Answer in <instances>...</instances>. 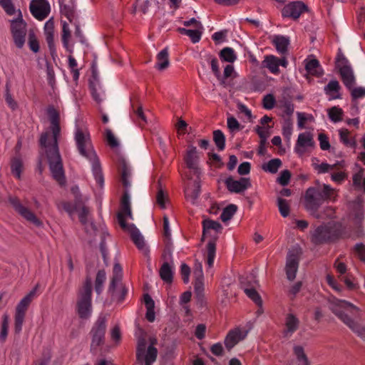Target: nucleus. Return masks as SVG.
I'll use <instances>...</instances> for the list:
<instances>
[{
    "label": "nucleus",
    "instance_id": "obj_1",
    "mask_svg": "<svg viewBox=\"0 0 365 365\" xmlns=\"http://www.w3.org/2000/svg\"><path fill=\"white\" fill-rule=\"evenodd\" d=\"M47 113L51 121L52 136L51 137L48 132L43 133L39 143L46 153L53 178L62 185L65 184L66 180L58 145V139L61 133L59 113L53 106H49L47 108Z\"/></svg>",
    "mask_w": 365,
    "mask_h": 365
},
{
    "label": "nucleus",
    "instance_id": "obj_2",
    "mask_svg": "<svg viewBox=\"0 0 365 365\" xmlns=\"http://www.w3.org/2000/svg\"><path fill=\"white\" fill-rule=\"evenodd\" d=\"M337 190L327 184H319L317 187H309L304 195V207L316 219L323 218L319 208L324 201H335Z\"/></svg>",
    "mask_w": 365,
    "mask_h": 365
},
{
    "label": "nucleus",
    "instance_id": "obj_3",
    "mask_svg": "<svg viewBox=\"0 0 365 365\" xmlns=\"http://www.w3.org/2000/svg\"><path fill=\"white\" fill-rule=\"evenodd\" d=\"M74 139L79 153L92 163V170L97 183L100 187L103 184V176L99 159L94 150L91 135L88 129L78 128Z\"/></svg>",
    "mask_w": 365,
    "mask_h": 365
},
{
    "label": "nucleus",
    "instance_id": "obj_4",
    "mask_svg": "<svg viewBox=\"0 0 365 365\" xmlns=\"http://www.w3.org/2000/svg\"><path fill=\"white\" fill-rule=\"evenodd\" d=\"M330 310L346 326L360 336H365V327L354 322L348 314L359 317L360 309L353 304L344 300H336L329 304Z\"/></svg>",
    "mask_w": 365,
    "mask_h": 365
},
{
    "label": "nucleus",
    "instance_id": "obj_5",
    "mask_svg": "<svg viewBox=\"0 0 365 365\" xmlns=\"http://www.w3.org/2000/svg\"><path fill=\"white\" fill-rule=\"evenodd\" d=\"M202 241L207 237H210L207 245V263L210 267H212L216 252V241L218 235L222 232V226L217 221L205 220L202 221Z\"/></svg>",
    "mask_w": 365,
    "mask_h": 365
},
{
    "label": "nucleus",
    "instance_id": "obj_6",
    "mask_svg": "<svg viewBox=\"0 0 365 365\" xmlns=\"http://www.w3.org/2000/svg\"><path fill=\"white\" fill-rule=\"evenodd\" d=\"M92 282L90 277H86L83 287L79 289L77 299V312L79 317L87 319L92 310Z\"/></svg>",
    "mask_w": 365,
    "mask_h": 365
},
{
    "label": "nucleus",
    "instance_id": "obj_7",
    "mask_svg": "<svg viewBox=\"0 0 365 365\" xmlns=\"http://www.w3.org/2000/svg\"><path fill=\"white\" fill-rule=\"evenodd\" d=\"M336 66L339 68L341 81L348 89H351L356 84V78L354 71L349 64L348 60L344 54L339 51L336 58Z\"/></svg>",
    "mask_w": 365,
    "mask_h": 365
},
{
    "label": "nucleus",
    "instance_id": "obj_8",
    "mask_svg": "<svg viewBox=\"0 0 365 365\" xmlns=\"http://www.w3.org/2000/svg\"><path fill=\"white\" fill-rule=\"evenodd\" d=\"M147 341L144 336H140L138 339L136 349V359L139 363L145 362V365H152L156 360L158 350L153 346H149L145 354Z\"/></svg>",
    "mask_w": 365,
    "mask_h": 365
},
{
    "label": "nucleus",
    "instance_id": "obj_9",
    "mask_svg": "<svg viewBox=\"0 0 365 365\" xmlns=\"http://www.w3.org/2000/svg\"><path fill=\"white\" fill-rule=\"evenodd\" d=\"M335 231L329 225H322L311 232V242L314 245L329 242L335 238Z\"/></svg>",
    "mask_w": 365,
    "mask_h": 365
},
{
    "label": "nucleus",
    "instance_id": "obj_10",
    "mask_svg": "<svg viewBox=\"0 0 365 365\" xmlns=\"http://www.w3.org/2000/svg\"><path fill=\"white\" fill-rule=\"evenodd\" d=\"M106 329V324L105 317H99L91 331V335L92 337L91 350L92 351H95L98 346L103 344Z\"/></svg>",
    "mask_w": 365,
    "mask_h": 365
},
{
    "label": "nucleus",
    "instance_id": "obj_11",
    "mask_svg": "<svg viewBox=\"0 0 365 365\" xmlns=\"http://www.w3.org/2000/svg\"><path fill=\"white\" fill-rule=\"evenodd\" d=\"M11 30L15 44L18 48H22L25 43L26 34V23L22 18L13 20L11 24Z\"/></svg>",
    "mask_w": 365,
    "mask_h": 365
},
{
    "label": "nucleus",
    "instance_id": "obj_12",
    "mask_svg": "<svg viewBox=\"0 0 365 365\" xmlns=\"http://www.w3.org/2000/svg\"><path fill=\"white\" fill-rule=\"evenodd\" d=\"M10 203L12 205L16 212H18L24 219L34 224L36 227L42 225V222L36 216V215L29 208L24 207L16 197H11Z\"/></svg>",
    "mask_w": 365,
    "mask_h": 365
},
{
    "label": "nucleus",
    "instance_id": "obj_13",
    "mask_svg": "<svg viewBox=\"0 0 365 365\" xmlns=\"http://www.w3.org/2000/svg\"><path fill=\"white\" fill-rule=\"evenodd\" d=\"M307 11V6L302 1H292L283 7L282 9V16L284 18H290L293 20H297L303 12Z\"/></svg>",
    "mask_w": 365,
    "mask_h": 365
},
{
    "label": "nucleus",
    "instance_id": "obj_14",
    "mask_svg": "<svg viewBox=\"0 0 365 365\" xmlns=\"http://www.w3.org/2000/svg\"><path fill=\"white\" fill-rule=\"evenodd\" d=\"M125 217L130 219L133 218L130 196L128 191H123V195L120 200V210L118 213V221L121 228H125L130 225L125 222Z\"/></svg>",
    "mask_w": 365,
    "mask_h": 365
},
{
    "label": "nucleus",
    "instance_id": "obj_15",
    "mask_svg": "<svg viewBox=\"0 0 365 365\" xmlns=\"http://www.w3.org/2000/svg\"><path fill=\"white\" fill-rule=\"evenodd\" d=\"M30 10L33 16L38 20L46 19L50 12V5L46 0H32Z\"/></svg>",
    "mask_w": 365,
    "mask_h": 365
},
{
    "label": "nucleus",
    "instance_id": "obj_16",
    "mask_svg": "<svg viewBox=\"0 0 365 365\" xmlns=\"http://www.w3.org/2000/svg\"><path fill=\"white\" fill-rule=\"evenodd\" d=\"M299 258L297 252L294 250L289 251L287 256L285 272L287 278L293 281L296 277L298 270Z\"/></svg>",
    "mask_w": 365,
    "mask_h": 365
},
{
    "label": "nucleus",
    "instance_id": "obj_17",
    "mask_svg": "<svg viewBox=\"0 0 365 365\" xmlns=\"http://www.w3.org/2000/svg\"><path fill=\"white\" fill-rule=\"evenodd\" d=\"M227 190L230 192L240 193L251 187V182L249 178H241L240 180H234L229 177L225 182Z\"/></svg>",
    "mask_w": 365,
    "mask_h": 365
},
{
    "label": "nucleus",
    "instance_id": "obj_18",
    "mask_svg": "<svg viewBox=\"0 0 365 365\" xmlns=\"http://www.w3.org/2000/svg\"><path fill=\"white\" fill-rule=\"evenodd\" d=\"M122 229L130 234L133 242L140 251L145 255L148 253V250L145 246L143 237L133 224H130L126 227Z\"/></svg>",
    "mask_w": 365,
    "mask_h": 365
},
{
    "label": "nucleus",
    "instance_id": "obj_19",
    "mask_svg": "<svg viewBox=\"0 0 365 365\" xmlns=\"http://www.w3.org/2000/svg\"><path fill=\"white\" fill-rule=\"evenodd\" d=\"M247 330H242L239 328L230 330L225 339V345L228 350L233 348L239 341L243 340L247 334Z\"/></svg>",
    "mask_w": 365,
    "mask_h": 365
},
{
    "label": "nucleus",
    "instance_id": "obj_20",
    "mask_svg": "<svg viewBox=\"0 0 365 365\" xmlns=\"http://www.w3.org/2000/svg\"><path fill=\"white\" fill-rule=\"evenodd\" d=\"M138 8L139 11L144 15L150 14L153 12H156L159 9L158 2L155 4L154 6H152V4L150 0H136L133 5L131 13L135 14Z\"/></svg>",
    "mask_w": 365,
    "mask_h": 365
},
{
    "label": "nucleus",
    "instance_id": "obj_21",
    "mask_svg": "<svg viewBox=\"0 0 365 365\" xmlns=\"http://www.w3.org/2000/svg\"><path fill=\"white\" fill-rule=\"evenodd\" d=\"M284 325V336H291L298 329L299 327V320L294 314L289 313L286 315Z\"/></svg>",
    "mask_w": 365,
    "mask_h": 365
},
{
    "label": "nucleus",
    "instance_id": "obj_22",
    "mask_svg": "<svg viewBox=\"0 0 365 365\" xmlns=\"http://www.w3.org/2000/svg\"><path fill=\"white\" fill-rule=\"evenodd\" d=\"M186 165L188 168L193 170L194 173L197 175H200V170L197 168V148L194 146H190L185 158Z\"/></svg>",
    "mask_w": 365,
    "mask_h": 365
},
{
    "label": "nucleus",
    "instance_id": "obj_23",
    "mask_svg": "<svg viewBox=\"0 0 365 365\" xmlns=\"http://www.w3.org/2000/svg\"><path fill=\"white\" fill-rule=\"evenodd\" d=\"M200 192V182L199 175L197 178L194 180L192 185H188L185 190V197L192 203H195L198 198Z\"/></svg>",
    "mask_w": 365,
    "mask_h": 365
},
{
    "label": "nucleus",
    "instance_id": "obj_24",
    "mask_svg": "<svg viewBox=\"0 0 365 365\" xmlns=\"http://www.w3.org/2000/svg\"><path fill=\"white\" fill-rule=\"evenodd\" d=\"M36 294V289L31 291L27 295H26L17 304L16 307V312L18 314H25L26 312Z\"/></svg>",
    "mask_w": 365,
    "mask_h": 365
},
{
    "label": "nucleus",
    "instance_id": "obj_25",
    "mask_svg": "<svg viewBox=\"0 0 365 365\" xmlns=\"http://www.w3.org/2000/svg\"><path fill=\"white\" fill-rule=\"evenodd\" d=\"M339 83L336 80H332L324 87V92L329 96V100L341 98L339 93Z\"/></svg>",
    "mask_w": 365,
    "mask_h": 365
},
{
    "label": "nucleus",
    "instance_id": "obj_26",
    "mask_svg": "<svg viewBox=\"0 0 365 365\" xmlns=\"http://www.w3.org/2000/svg\"><path fill=\"white\" fill-rule=\"evenodd\" d=\"M314 145L312 135L309 132L300 133L296 144L295 150L297 153L300 152V148L312 147Z\"/></svg>",
    "mask_w": 365,
    "mask_h": 365
},
{
    "label": "nucleus",
    "instance_id": "obj_27",
    "mask_svg": "<svg viewBox=\"0 0 365 365\" xmlns=\"http://www.w3.org/2000/svg\"><path fill=\"white\" fill-rule=\"evenodd\" d=\"M122 279V267L121 266L116 263L114 264L113 269V277L110 280V283L108 287V292H111L113 294H114L115 287L117 286L118 283L121 282Z\"/></svg>",
    "mask_w": 365,
    "mask_h": 365
},
{
    "label": "nucleus",
    "instance_id": "obj_28",
    "mask_svg": "<svg viewBox=\"0 0 365 365\" xmlns=\"http://www.w3.org/2000/svg\"><path fill=\"white\" fill-rule=\"evenodd\" d=\"M159 274L164 282L167 284H171L173 282V272L168 262H165L162 264L159 270Z\"/></svg>",
    "mask_w": 365,
    "mask_h": 365
},
{
    "label": "nucleus",
    "instance_id": "obj_29",
    "mask_svg": "<svg viewBox=\"0 0 365 365\" xmlns=\"http://www.w3.org/2000/svg\"><path fill=\"white\" fill-rule=\"evenodd\" d=\"M262 64L264 67L267 68L272 73H278L279 71V58L274 56H267L262 61Z\"/></svg>",
    "mask_w": 365,
    "mask_h": 365
},
{
    "label": "nucleus",
    "instance_id": "obj_30",
    "mask_svg": "<svg viewBox=\"0 0 365 365\" xmlns=\"http://www.w3.org/2000/svg\"><path fill=\"white\" fill-rule=\"evenodd\" d=\"M120 180L124 187V191L128 192V188L130 187V182L129 180L131 173L128 166L125 162H123L120 165Z\"/></svg>",
    "mask_w": 365,
    "mask_h": 365
},
{
    "label": "nucleus",
    "instance_id": "obj_31",
    "mask_svg": "<svg viewBox=\"0 0 365 365\" xmlns=\"http://www.w3.org/2000/svg\"><path fill=\"white\" fill-rule=\"evenodd\" d=\"M273 44L275 46L277 51L281 54H285L287 52V47L289 41L287 38L282 36H275L272 40Z\"/></svg>",
    "mask_w": 365,
    "mask_h": 365
},
{
    "label": "nucleus",
    "instance_id": "obj_32",
    "mask_svg": "<svg viewBox=\"0 0 365 365\" xmlns=\"http://www.w3.org/2000/svg\"><path fill=\"white\" fill-rule=\"evenodd\" d=\"M157 61L156 68L160 71H163L169 66L170 61L168 48H164L157 55Z\"/></svg>",
    "mask_w": 365,
    "mask_h": 365
},
{
    "label": "nucleus",
    "instance_id": "obj_33",
    "mask_svg": "<svg viewBox=\"0 0 365 365\" xmlns=\"http://www.w3.org/2000/svg\"><path fill=\"white\" fill-rule=\"evenodd\" d=\"M305 68L309 74L317 77L321 76L323 73L319 62L317 59H312L307 61Z\"/></svg>",
    "mask_w": 365,
    "mask_h": 365
},
{
    "label": "nucleus",
    "instance_id": "obj_34",
    "mask_svg": "<svg viewBox=\"0 0 365 365\" xmlns=\"http://www.w3.org/2000/svg\"><path fill=\"white\" fill-rule=\"evenodd\" d=\"M202 29H195L194 30L187 29L185 28L178 29V31L180 34L188 36L190 38L192 42L194 43H197L200 40L202 36Z\"/></svg>",
    "mask_w": 365,
    "mask_h": 365
},
{
    "label": "nucleus",
    "instance_id": "obj_35",
    "mask_svg": "<svg viewBox=\"0 0 365 365\" xmlns=\"http://www.w3.org/2000/svg\"><path fill=\"white\" fill-rule=\"evenodd\" d=\"M83 204V202L82 200L76 197L74 204L70 202H63L61 205L66 212H67L70 215H72Z\"/></svg>",
    "mask_w": 365,
    "mask_h": 365
},
{
    "label": "nucleus",
    "instance_id": "obj_36",
    "mask_svg": "<svg viewBox=\"0 0 365 365\" xmlns=\"http://www.w3.org/2000/svg\"><path fill=\"white\" fill-rule=\"evenodd\" d=\"M168 196L163 189L161 182L159 180L158 182V192L156 194V202L162 209L165 208V201L168 200Z\"/></svg>",
    "mask_w": 365,
    "mask_h": 365
},
{
    "label": "nucleus",
    "instance_id": "obj_37",
    "mask_svg": "<svg viewBox=\"0 0 365 365\" xmlns=\"http://www.w3.org/2000/svg\"><path fill=\"white\" fill-rule=\"evenodd\" d=\"M61 6V12L71 22L74 18V8L72 4H64V0H58Z\"/></svg>",
    "mask_w": 365,
    "mask_h": 365
},
{
    "label": "nucleus",
    "instance_id": "obj_38",
    "mask_svg": "<svg viewBox=\"0 0 365 365\" xmlns=\"http://www.w3.org/2000/svg\"><path fill=\"white\" fill-rule=\"evenodd\" d=\"M220 57L222 60L228 63H233L237 58L235 51L230 47L222 49L220 52Z\"/></svg>",
    "mask_w": 365,
    "mask_h": 365
},
{
    "label": "nucleus",
    "instance_id": "obj_39",
    "mask_svg": "<svg viewBox=\"0 0 365 365\" xmlns=\"http://www.w3.org/2000/svg\"><path fill=\"white\" fill-rule=\"evenodd\" d=\"M282 165V161L279 158L270 160L267 163L262 165V169L271 173H276Z\"/></svg>",
    "mask_w": 365,
    "mask_h": 365
},
{
    "label": "nucleus",
    "instance_id": "obj_40",
    "mask_svg": "<svg viewBox=\"0 0 365 365\" xmlns=\"http://www.w3.org/2000/svg\"><path fill=\"white\" fill-rule=\"evenodd\" d=\"M106 279V274L105 270H99L96 274L95 280V291L98 294L101 293Z\"/></svg>",
    "mask_w": 365,
    "mask_h": 365
},
{
    "label": "nucleus",
    "instance_id": "obj_41",
    "mask_svg": "<svg viewBox=\"0 0 365 365\" xmlns=\"http://www.w3.org/2000/svg\"><path fill=\"white\" fill-rule=\"evenodd\" d=\"M343 115V110L337 106H333L328 110L329 118L334 123L341 121Z\"/></svg>",
    "mask_w": 365,
    "mask_h": 365
},
{
    "label": "nucleus",
    "instance_id": "obj_42",
    "mask_svg": "<svg viewBox=\"0 0 365 365\" xmlns=\"http://www.w3.org/2000/svg\"><path fill=\"white\" fill-rule=\"evenodd\" d=\"M127 292V289L120 282L115 287L114 294H113L111 292L109 293L111 294V296L115 297L118 302H122L124 300Z\"/></svg>",
    "mask_w": 365,
    "mask_h": 365
},
{
    "label": "nucleus",
    "instance_id": "obj_43",
    "mask_svg": "<svg viewBox=\"0 0 365 365\" xmlns=\"http://www.w3.org/2000/svg\"><path fill=\"white\" fill-rule=\"evenodd\" d=\"M237 207L234 204H230L224 208L220 215V219L222 222H227L230 220L235 213L237 212Z\"/></svg>",
    "mask_w": 365,
    "mask_h": 365
},
{
    "label": "nucleus",
    "instance_id": "obj_44",
    "mask_svg": "<svg viewBox=\"0 0 365 365\" xmlns=\"http://www.w3.org/2000/svg\"><path fill=\"white\" fill-rule=\"evenodd\" d=\"M213 140L219 150H222L225 146V137L223 133L217 130L213 132Z\"/></svg>",
    "mask_w": 365,
    "mask_h": 365
},
{
    "label": "nucleus",
    "instance_id": "obj_45",
    "mask_svg": "<svg viewBox=\"0 0 365 365\" xmlns=\"http://www.w3.org/2000/svg\"><path fill=\"white\" fill-rule=\"evenodd\" d=\"M277 205L279 212L282 217H286L289 215L290 205L287 200L282 197H278Z\"/></svg>",
    "mask_w": 365,
    "mask_h": 365
},
{
    "label": "nucleus",
    "instance_id": "obj_46",
    "mask_svg": "<svg viewBox=\"0 0 365 365\" xmlns=\"http://www.w3.org/2000/svg\"><path fill=\"white\" fill-rule=\"evenodd\" d=\"M23 163L21 159L14 158L11 165L12 174L18 179L21 178V173L22 171Z\"/></svg>",
    "mask_w": 365,
    "mask_h": 365
},
{
    "label": "nucleus",
    "instance_id": "obj_47",
    "mask_svg": "<svg viewBox=\"0 0 365 365\" xmlns=\"http://www.w3.org/2000/svg\"><path fill=\"white\" fill-rule=\"evenodd\" d=\"M294 353L296 355L297 360L302 362V365H310L302 346H295L294 347Z\"/></svg>",
    "mask_w": 365,
    "mask_h": 365
},
{
    "label": "nucleus",
    "instance_id": "obj_48",
    "mask_svg": "<svg viewBox=\"0 0 365 365\" xmlns=\"http://www.w3.org/2000/svg\"><path fill=\"white\" fill-rule=\"evenodd\" d=\"M194 292L199 299L204 297V278L194 279Z\"/></svg>",
    "mask_w": 365,
    "mask_h": 365
},
{
    "label": "nucleus",
    "instance_id": "obj_49",
    "mask_svg": "<svg viewBox=\"0 0 365 365\" xmlns=\"http://www.w3.org/2000/svg\"><path fill=\"white\" fill-rule=\"evenodd\" d=\"M8 329H9V316L7 314H4L2 317V322H1V331H0V341H5L7 334H8Z\"/></svg>",
    "mask_w": 365,
    "mask_h": 365
},
{
    "label": "nucleus",
    "instance_id": "obj_50",
    "mask_svg": "<svg viewBox=\"0 0 365 365\" xmlns=\"http://www.w3.org/2000/svg\"><path fill=\"white\" fill-rule=\"evenodd\" d=\"M245 294L250 297L255 303L259 306L262 305V301L258 292L253 288H245L244 289Z\"/></svg>",
    "mask_w": 365,
    "mask_h": 365
},
{
    "label": "nucleus",
    "instance_id": "obj_51",
    "mask_svg": "<svg viewBox=\"0 0 365 365\" xmlns=\"http://www.w3.org/2000/svg\"><path fill=\"white\" fill-rule=\"evenodd\" d=\"M349 132L347 129H341L339 130V135L341 140L346 145L354 147L355 141L349 138Z\"/></svg>",
    "mask_w": 365,
    "mask_h": 365
},
{
    "label": "nucleus",
    "instance_id": "obj_52",
    "mask_svg": "<svg viewBox=\"0 0 365 365\" xmlns=\"http://www.w3.org/2000/svg\"><path fill=\"white\" fill-rule=\"evenodd\" d=\"M133 112L138 118L139 124L140 125L146 124L147 119L144 114L143 107L140 105L138 106L136 108H135L134 106H133Z\"/></svg>",
    "mask_w": 365,
    "mask_h": 365
},
{
    "label": "nucleus",
    "instance_id": "obj_53",
    "mask_svg": "<svg viewBox=\"0 0 365 365\" xmlns=\"http://www.w3.org/2000/svg\"><path fill=\"white\" fill-rule=\"evenodd\" d=\"M0 5L8 15L15 14V8L11 0H0Z\"/></svg>",
    "mask_w": 365,
    "mask_h": 365
},
{
    "label": "nucleus",
    "instance_id": "obj_54",
    "mask_svg": "<svg viewBox=\"0 0 365 365\" xmlns=\"http://www.w3.org/2000/svg\"><path fill=\"white\" fill-rule=\"evenodd\" d=\"M0 5L8 15L15 14V8L11 0H0Z\"/></svg>",
    "mask_w": 365,
    "mask_h": 365
},
{
    "label": "nucleus",
    "instance_id": "obj_55",
    "mask_svg": "<svg viewBox=\"0 0 365 365\" xmlns=\"http://www.w3.org/2000/svg\"><path fill=\"white\" fill-rule=\"evenodd\" d=\"M29 46L34 53L39 51V43L34 32H30L29 34Z\"/></svg>",
    "mask_w": 365,
    "mask_h": 365
},
{
    "label": "nucleus",
    "instance_id": "obj_56",
    "mask_svg": "<svg viewBox=\"0 0 365 365\" xmlns=\"http://www.w3.org/2000/svg\"><path fill=\"white\" fill-rule=\"evenodd\" d=\"M106 138L108 144L111 148H115V147L118 146V142L117 139L115 138L112 130L109 128L106 129Z\"/></svg>",
    "mask_w": 365,
    "mask_h": 365
},
{
    "label": "nucleus",
    "instance_id": "obj_57",
    "mask_svg": "<svg viewBox=\"0 0 365 365\" xmlns=\"http://www.w3.org/2000/svg\"><path fill=\"white\" fill-rule=\"evenodd\" d=\"M25 314L15 313L14 330L16 334H19L22 329Z\"/></svg>",
    "mask_w": 365,
    "mask_h": 365
},
{
    "label": "nucleus",
    "instance_id": "obj_58",
    "mask_svg": "<svg viewBox=\"0 0 365 365\" xmlns=\"http://www.w3.org/2000/svg\"><path fill=\"white\" fill-rule=\"evenodd\" d=\"M351 91V96L353 100H356L365 96V88L364 87H352L351 89H349Z\"/></svg>",
    "mask_w": 365,
    "mask_h": 365
},
{
    "label": "nucleus",
    "instance_id": "obj_59",
    "mask_svg": "<svg viewBox=\"0 0 365 365\" xmlns=\"http://www.w3.org/2000/svg\"><path fill=\"white\" fill-rule=\"evenodd\" d=\"M81 207V210L78 214V217L80 222L85 225L88 222L89 209L83 205Z\"/></svg>",
    "mask_w": 365,
    "mask_h": 365
},
{
    "label": "nucleus",
    "instance_id": "obj_60",
    "mask_svg": "<svg viewBox=\"0 0 365 365\" xmlns=\"http://www.w3.org/2000/svg\"><path fill=\"white\" fill-rule=\"evenodd\" d=\"M291 173L288 170H285L281 172L279 177L277 178V182L281 185H287L290 180Z\"/></svg>",
    "mask_w": 365,
    "mask_h": 365
},
{
    "label": "nucleus",
    "instance_id": "obj_61",
    "mask_svg": "<svg viewBox=\"0 0 365 365\" xmlns=\"http://www.w3.org/2000/svg\"><path fill=\"white\" fill-rule=\"evenodd\" d=\"M275 103V98L272 94L266 95L262 100L263 107L266 109H272Z\"/></svg>",
    "mask_w": 365,
    "mask_h": 365
},
{
    "label": "nucleus",
    "instance_id": "obj_62",
    "mask_svg": "<svg viewBox=\"0 0 365 365\" xmlns=\"http://www.w3.org/2000/svg\"><path fill=\"white\" fill-rule=\"evenodd\" d=\"M71 37V32L68 29V24L66 23H64L63 25V34H62V41L63 43V46L68 48V40Z\"/></svg>",
    "mask_w": 365,
    "mask_h": 365
},
{
    "label": "nucleus",
    "instance_id": "obj_63",
    "mask_svg": "<svg viewBox=\"0 0 365 365\" xmlns=\"http://www.w3.org/2000/svg\"><path fill=\"white\" fill-rule=\"evenodd\" d=\"M364 168H361L357 173L353 176V184L354 186L361 187L364 178Z\"/></svg>",
    "mask_w": 365,
    "mask_h": 365
},
{
    "label": "nucleus",
    "instance_id": "obj_64",
    "mask_svg": "<svg viewBox=\"0 0 365 365\" xmlns=\"http://www.w3.org/2000/svg\"><path fill=\"white\" fill-rule=\"evenodd\" d=\"M319 140L320 148L323 150H327L330 148V144L328 140L327 136L324 133H320L319 135Z\"/></svg>",
    "mask_w": 365,
    "mask_h": 365
}]
</instances>
